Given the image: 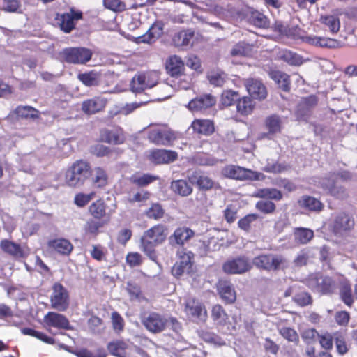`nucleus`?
Masks as SVG:
<instances>
[{
	"instance_id": "680f3d73",
	"label": "nucleus",
	"mask_w": 357,
	"mask_h": 357,
	"mask_svg": "<svg viewBox=\"0 0 357 357\" xmlns=\"http://www.w3.org/2000/svg\"><path fill=\"white\" fill-rule=\"evenodd\" d=\"M285 36L294 40H301L304 42V39L307 38L305 31L301 29L298 26H289Z\"/></svg>"
},
{
	"instance_id": "4468645a",
	"label": "nucleus",
	"mask_w": 357,
	"mask_h": 357,
	"mask_svg": "<svg viewBox=\"0 0 357 357\" xmlns=\"http://www.w3.org/2000/svg\"><path fill=\"white\" fill-rule=\"evenodd\" d=\"M252 267V263L248 257L241 255L225 261L222 264V271L227 274L241 275L250 271Z\"/></svg>"
},
{
	"instance_id": "3c124183",
	"label": "nucleus",
	"mask_w": 357,
	"mask_h": 357,
	"mask_svg": "<svg viewBox=\"0 0 357 357\" xmlns=\"http://www.w3.org/2000/svg\"><path fill=\"white\" fill-rule=\"evenodd\" d=\"M252 46L244 42H239L231 50L232 56H248L252 54Z\"/></svg>"
},
{
	"instance_id": "338daca9",
	"label": "nucleus",
	"mask_w": 357,
	"mask_h": 357,
	"mask_svg": "<svg viewBox=\"0 0 357 357\" xmlns=\"http://www.w3.org/2000/svg\"><path fill=\"white\" fill-rule=\"evenodd\" d=\"M334 339L337 353L340 355L347 354L349 348L347 347L344 336L341 333H336L334 334Z\"/></svg>"
},
{
	"instance_id": "0e129e2a",
	"label": "nucleus",
	"mask_w": 357,
	"mask_h": 357,
	"mask_svg": "<svg viewBox=\"0 0 357 357\" xmlns=\"http://www.w3.org/2000/svg\"><path fill=\"white\" fill-rule=\"evenodd\" d=\"M280 334L289 342H292L295 344L299 342V336L297 332L292 328L283 327L280 330Z\"/></svg>"
},
{
	"instance_id": "f03ea898",
	"label": "nucleus",
	"mask_w": 357,
	"mask_h": 357,
	"mask_svg": "<svg viewBox=\"0 0 357 357\" xmlns=\"http://www.w3.org/2000/svg\"><path fill=\"white\" fill-rule=\"evenodd\" d=\"M168 228L162 224H157L145 231L140 239L141 250L153 261L158 259L155 247L167 239Z\"/></svg>"
},
{
	"instance_id": "393cba45",
	"label": "nucleus",
	"mask_w": 357,
	"mask_h": 357,
	"mask_svg": "<svg viewBox=\"0 0 357 357\" xmlns=\"http://www.w3.org/2000/svg\"><path fill=\"white\" fill-rule=\"evenodd\" d=\"M142 324L149 331L158 333L165 329L166 321L160 314L151 312L142 320Z\"/></svg>"
},
{
	"instance_id": "0eeeda50",
	"label": "nucleus",
	"mask_w": 357,
	"mask_h": 357,
	"mask_svg": "<svg viewBox=\"0 0 357 357\" xmlns=\"http://www.w3.org/2000/svg\"><path fill=\"white\" fill-rule=\"evenodd\" d=\"M287 259L282 255L261 254L252 259V265L260 271H277L287 267Z\"/></svg>"
},
{
	"instance_id": "c85d7f7f",
	"label": "nucleus",
	"mask_w": 357,
	"mask_h": 357,
	"mask_svg": "<svg viewBox=\"0 0 357 357\" xmlns=\"http://www.w3.org/2000/svg\"><path fill=\"white\" fill-rule=\"evenodd\" d=\"M167 73L172 77H178L183 75L185 63L177 55L170 56L165 62Z\"/></svg>"
},
{
	"instance_id": "423d86ee",
	"label": "nucleus",
	"mask_w": 357,
	"mask_h": 357,
	"mask_svg": "<svg viewBox=\"0 0 357 357\" xmlns=\"http://www.w3.org/2000/svg\"><path fill=\"white\" fill-rule=\"evenodd\" d=\"M147 138L155 145L169 146L177 139L178 135L167 125H156L149 127Z\"/></svg>"
},
{
	"instance_id": "20e7f679",
	"label": "nucleus",
	"mask_w": 357,
	"mask_h": 357,
	"mask_svg": "<svg viewBox=\"0 0 357 357\" xmlns=\"http://www.w3.org/2000/svg\"><path fill=\"white\" fill-rule=\"evenodd\" d=\"M355 225L356 222L353 215L346 211H341L333 217L329 225V229L334 236L344 237L351 234Z\"/></svg>"
},
{
	"instance_id": "f257e3e1",
	"label": "nucleus",
	"mask_w": 357,
	"mask_h": 357,
	"mask_svg": "<svg viewBox=\"0 0 357 357\" xmlns=\"http://www.w3.org/2000/svg\"><path fill=\"white\" fill-rule=\"evenodd\" d=\"M114 213V209L110 208L102 198L91 202L88 207V213L92 218L87 220L84 225V236L96 238L101 232V229L109 223Z\"/></svg>"
},
{
	"instance_id": "7c9ffc66",
	"label": "nucleus",
	"mask_w": 357,
	"mask_h": 357,
	"mask_svg": "<svg viewBox=\"0 0 357 357\" xmlns=\"http://www.w3.org/2000/svg\"><path fill=\"white\" fill-rule=\"evenodd\" d=\"M218 294L227 304H232L236 300V293L233 284L229 281L219 282L217 287Z\"/></svg>"
},
{
	"instance_id": "e2e57ef3",
	"label": "nucleus",
	"mask_w": 357,
	"mask_h": 357,
	"mask_svg": "<svg viewBox=\"0 0 357 357\" xmlns=\"http://www.w3.org/2000/svg\"><path fill=\"white\" fill-rule=\"evenodd\" d=\"M255 208L264 214H270L275 212L276 206L271 201L260 200L256 203Z\"/></svg>"
},
{
	"instance_id": "f8f14e48",
	"label": "nucleus",
	"mask_w": 357,
	"mask_h": 357,
	"mask_svg": "<svg viewBox=\"0 0 357 357\" xmlns=\"http://www.w3.org/2000/svg\"><path fill=\"white\" fill-rule=\"evenodd\" d=\"M239 16L245 23L257 29H266L270 26L268 16L253 7H247L242 10L239 13Z\"/></svg>"
},
{
	"instance_id": "7ed1b4c3",
	"label": "nucleus",
	"mask_w": 357,
	"mask_h": 357,
	"mask_svg": "<svg viewBox=\"0 0 357 357\" xmlns=\"http://www.w3.org/2000/svg\"><path fill=\"white\" fill-rule=\"evenodd\" d=\"M91 166L88 161L77 160L66 169L65 182L69 187H80L91 176Z\"/></svg>"
},
{
	"instance_id": "13d9d810",
	"label": "nucleus",
	"mask_w": 357,
	"mask_h": 357,
	"mask_svg": "<svg viewBox=\"0 0 357 357\" xmlns=\"http://www.w3.org/2000/svg\"><path fill=\"white\" fill-rule=\"evenodd\" d=\"M259 218V215L250 213L243 217L238 221V227L245 232L251 230L252 225Z\"/></svg>"
},
{
	"instance_id": "6ab92c4d",
	"label": "nucleus",
	"mask_w": 357,
	"mask_h": 357,
	"mask_svg": "<svg viewBox=\"0 0 357 357\" xmlns=\"http://www.w3.org/2000/svg\"><path fill=\"white\" fill-rule=\"evenodd\" d=\"M43 320L46 328L50 332V328L52 327L59 330H70L72 328L68 318L65 315L58 312H47L45 315Z\"/></svg>"
},
{
	"instance_id": "412c9836",
	"label": "nucleus",
	"mask_w": 357,
	"mask_h": 357,
	"mask_svg": "<svg viewBox=\"0 0 357 357\" xmlns=\"http://www.w3.org/2000/svg\"><path fill=\"white\" fill-rule=\"evenodd\" d=\"M195 234V231L190 227L186 226L178 227L169 237V243L172 247L179 246L183 248L185 243L194 237Z\"/></svg>"
},
{
	"instance_id": "4c0bfd02",
	"label": "nucleus",
	"mask_w": 357,
	"mask_h": 357,
	"mask_svg": "<svg viewBox=\"0 0 357 357\" xmlns=\"http://www.w3.org/2000/svg\"><path fill=\"white\" fill-rule=\"evenodd\" d=\"M255 107V102L249 96L239 98L236 102V110L242 116H248L252 113Z\"/></svg>"
},
{
	"instance_id": "dca6fc26",
	"label": "nucleus",
	"mask_w": 357,
	"mask_h": 357,
	"mask_svg": "<svg viewBox=\"0 0 357 357\" xmlns=\"http://www.w3.org/2000/svg\"><path fill=\"white\" fill-rule=\"evenodd\" d=\"M185 314L196 320L205 321L207 317V311L205 305L195 298L186 299L184 305Z\"/></svg>"
},
{
	"instance_id": "09e8293b",
	"label": "nucleus",
	"mask_w": 357,
	"mask_h": 357,
	"mask_svg": "<svg viewBox=\"0 0 357 357\" xmlns=\"http://www.w3.org/2000/svg\"><path fill=\"white\" fill-rule=\"evenodd\" d=\"M127 347V344L123 340H114L107 344L109 352L112 355L118 357H123L125 356Z\"/></svg>"
},
{
	"instance_id": "473e14b6",
	"label": "nucleus",
	"mask_w": 357,
	"mask_h": 357,
	"mask_svg": "<svg viewBox=\"0 0 357 357\" xmlns=\"http://www.w3.org/2000/svg\"><path fill=\"white\" fill-rule=\"evenodd\" d=\"M300 208L310 212L319 213L324 209L323 203L318 199L310 196L303 195L298 200Z\"/></svg>"
},
{
	"instance_id": "774afa93",
	"label": "nucleus",
	"mask_w": 357,
	"mask_h": 357,
	"mask_svg": "<svg viewBox=\"0 0 357 357\" xmlns=\"http://www.w3.org/2000/svg\"><path fill=\"white\" fill-rule=\"evenodd\" d=\"M126 291L131 299H140L142 298V292L140 286L135 282H127Z\"/></svg>"
},
{
	"instance_id": "ddd939ff",
	"label": "nucleus",
	"mask_w": 357,
	"mask_h": 357,
	"mask_svg": "<svg viewBox=\"0 0 357 357\" xmlns=\"http://www.w3.org/2000/svg\"><path fill=\"white\" fill-rule=\"evenodd\" d=\"M92 52L86 47H67L63 49L60 55L66 63L84 64L92 57Z\"/></svg>"
},
{
	"instance_id": "2eb2a0df",
	"label": "nucleus",
	"mask_w": 357,
	"mask_h": 357,
	"mask_svg": "<svg viewBox=\"0 0 357 357\" xmlns=\"http://www.w3.org/2000/svg\"><path fill=\"white\" fill-rule=\"evenodd\" d=\"M158 75L151 72L135 75L130 82L131 91L134 93H142L146 89H151L158 84Z\"/></svg>"
},
{
	"instance_id": "de8ad7c7",
	"label": "nucleus",
	"mask_w": 357,
	"mask_h": 357,
	"mask_svg": "<svg viewBox=\"0 0 357 357\" xmlns=\"http://www.w3.org/2000/svg\"><path fill=\"white\" fill-rule=\"evenodd\" d=\"M211 317L218 324L224 326L229 319V316L220 304L214 305L211 309Z\"/></svg>"
},
{
	"instance_id": "864d4df0",
	"label": "nucleus",
	"mask_w": 357,
	"mask_h": 357,
	"mask_svg": "<svg viewBox=\"0 0 357 357\" xmlns=\"http://www.w3.org/2000/svg\"><path fill=\"white\" fill-rule=\"evenodd\" d=\"M293 301L300 307H305L312 305L313 298L312 296L305 291H299L296 292L293 298Z\"/></svg>"
},
{
	"instance_id": "ea45409f",
	"label": "nucleus",
	"mask_w": 357,
	"mask_h": 357,
	"mask_svg": "<svg viewBox=\"0 0 357 357\" xmlns=\"http://www.w3.org/2000/svg\"><path fill=\"white\" fill-rule=\"evenodd\" d=\"M15 114L18 118L24 119H38L40 116V112L31 106H17L15 111Z\"/></svg>"
},
{
	"instance_id": "69168bd1",
	"label": "nucleus",
	"mask_w": 357,
	"mask_h": 357,
	"mask_svg": "<svg viewBox=\"0 0 357 357\" xmlns=\"http://www.w3.org/2000/svg\"><path fill=\"white\" fill-rule=\"evenodd\" d=\"M3 10L8 13H21L20 0H3Z\"/></svg>"
},
{
	"instance_id": "5701e85b",
	"label": "nucleus",
	"mask_w": 357,
	"mask_h": 357,
	"mask_svg": "<svg viewBox=\"0 0 357 357\" xmlns=\"http://www.w3.org/2000/svg\"><path fill=\"white\" fill-rule=\"evenodd\" d=\"M216 103V98L211 93H205L192 99L187 107L192 112H202L213 107Z\"/></svg>"
},
{
	"instance_id": "6e6552de",
	"label": "nucleus",
	"mask_w": 357,
	"mask_h": 357,
	"mask_svg": "<svg viewBox=\"0 0 357 357\" xmlns=\"http://www.w3.org/2000/svg\"><path fill=\"white\" fill-rule=\"evenodd\" d=\"M50 302L51 307L58 312H66L69 308L70 293L61 282H56L52 284Z\"/></svg>"
},
{
	"instance_id": "5fc2aeb1",
	"label": "nucleus",
	"mask_w": 357,
	"mask_h": 357,
	"mask_svg": "<svg viewBox=\"0 0 357 357\" xmlns=\"http://www.w3.org/2000/svg\"><path fill=\"white\" fill-rule=\"evenodd\" d=\"M146 216L149 219L158 220L164 217L165 210L158 203H153L145 212Z\"/></svg>"
},
{
	"instance_id": "4be33fe9",
	"label": "nucleus",
	"mask_w": 357,
	"mask_h": 357,
	"mask_svg": "<svg viewBox=\"0 0 357 357\" xmlns=\"http://www.w3.org/2000/svg\"><path fill=\"white\" fill-rule=\"evenodd\" d=\"M107 100L102 96H93L82 102L81 110L86 115H93L105 110Z\"/></svg>"
},
{
	"instance_id": "bb28decb",
	"label": "nucleus",
	"mask_w": 357,
	"mask_h": 357,
	"mask_svg": "<svg viewBox=\"0 0 357 357\" xmlns=\"http://www.w3.org/2000/svg\"><path fill=\"white\" fill-rule=\"evenodd\" d=\"M123 130L120 128H114L112 130L102 129L100 133V140L102 142L121 144L125 141Z\"/></svg>"
},
{
	"instance_id": "e433bc0d",
	"label": "nucleus",
	"mask_w": 357,
	"mask_h": 357,
	"mask_svg": "<svg viewBox=\"0 0 357 357\" xmlns=\"http://www.w3.org/2000/svg\"><path fill=\"white\" fill-rule=\"evenodd\" d=\"M171 189L176 195L187 197L192 194L193 188L192 185L184 179H178L172 181Z\"/></svg>"
},
{
	"instance_id": "b1692460",
	"label": "nucleus",
	"mask_w": 357,
	"mask_h": 357,
	"mask_svg": "<svg viewBox=\"0 0 357 357\" xmlns=\"http://www.w3.org/2000/svg\"><path fill=\"white\" fill-rule=\"evenodd\" d=\"M318 104V98L315 95H310L303 98L298 104L296 115L298 119H306L311 116L312 110Z\"/></svg>"
},
{
	"instance_id": "603ef678",
	"label": "nucleus",
	"mask_w": 357,
	"mask_h": 357,
	"mask_svg": "<svg viewBox=\"0 0 357 357\" xmlns=\"http://www.w3.org/2000/svg\"><path fill=\"white\" fill-rule=\"evenodd\" d=\"M22 333L24 335L34 337L46 344H55V340L53 337L47 335L45 333H44L43 332L36 331L33 328H23L22 329Z\"/></svg>"
},
{
	"instance_id": "052dcab7",
	"label": "nucleus",
	"mask_w": 357,
	"mask_h": 357,
	"mask_svg": "<svg viewBox=\"0 0 357 357\" xmlns=\"http://www.w3.org/2000/svg\"><path fill=\"white\" fill-rule=\"evenodd\" d=\"M281 59L290 65L298 66L302 63V58L290 50H284L281 53Z\"/></svg>"
},
{
	"instance_id": "c9c22d12",
	"label": "nucleus",
	"mask_w": 357,
	"mask_h": 357,
	"mask_svg": "<svg viewBox=\"0 0 357 357\" xmlns=\"http://www.w3.org/2000/svg\"><path fill=\"white\" fill-rule=\"evenodd\" d=\"M294 242L299 245H305L314 236V231L305 227H295L293 230Z\"/></svg>"
},
{
	"instance_id": "a211bd4d",
	"label": "nucleus",
	"mask_w": 357,
	"mask_h": 357,
	"mask_svg": "<svg viewBox=\"0 0 357 357\" xmlns=\"http://www.w3.org/2000/svg\"><path fill=\"white\" fill-rule=\"evenodd\" d=\"M264 128L266 132L261 133L259 139H272L276 135L281 133L282 130V121L278 114H271L264 119Z\"/></svg>"
},
{
	"instance_id": "1a4fd4ad",
	"label": "nucleus",
	"mask_w": 357,
	"mask_h": 357,
	"mask_svg": "<svg viewBox=\"0 0 357 357\" xmlns=\"http://www.w3.org/2000/svg\"><path fill=\"white\" fill-rule=\"evenodd\" d=\"M178 261L173 265L171 273L176 278H180L185 273H191L195 264V255L185 248L176 251Z\"/></svg>"
},
{
	"instance_id": "a878e982",
	"label": "nucleus",
	"mask_w": 357,
	"mask_h": 357,
	"mask_svg": "<svg viewBox=\"0 0 357 357\" xmlns=\"http://www.w3.org/2000/svg\"><path fill=\"white\" fill-rule=\"evenodd\" d=\"M245 86L252 98L258 100H264L266 98V88L261 81L254 78H248L245 81Z\"/></svg>"
},
{
	"instance_id": "f704fd0d",
	"label": "nucleus",
	"mask_w": 357,
	"mask_h": 357,
	"mask_svg": "<svg viewBox=\"0 0 357 357\" xmlns=\"http://www.w3.org/2000/svg\"><path fill=\"white\" fill-rule=\"evenodd\" d=\"M268 75L282 91L285 92L290 91L291 79L289 75L278 70H271Z\"/></svg>"
},
{
	"instance_id": "4d7b16f0",
	"label": "nucleus",
	"mask_w": 357,
	"mask_h": 357,
	"mask_svg": "<svg viewBox=\"0 0 357 357\" xmlns=\"http://www.w3.org/2000/svg\"><path fill=\"white\" fill-rule=\"evenodd\" d=\"M239 98V93L232 90L224 91L221 95L220 101L222 105L229 107L236 103Z\"/></svg>"
},
{
	"instance_id": "39448f33",
	"label": "nucleus",
	"mask_w": 357,
	"mask_h": 357,
	"mask_svg": "<svg viewBox=\"0 0 357 357\" xmlns=\"http://www.w3.org/2000/svg\"><path fill=\"white\" fill-rule=\"evenodd\" d=\"M307 286L315 293L320 295H332L337 289L335 280L331 276L321 273H315L309 275Z\"/></svg>"
},
{
	"instance_id": "a18cd8bd",
	"label": "nucleus",
	"mask_w": 357,
	"mask_h": 357,
	"mask_svg": "<svg viewBox=\"0 0 357 357\" xmlns=\"http://www.w3.org/2000/svg\"><path fill=\"white\" fill-rule=\"evenodd\" d=\"M158 179H159L158 176L150 174H143L142 175L135 174L130 176V181L136 186L142 188L149 185Z\"/></svg>"
},
{
	"instance_id": "9d476101",
	"label": "nucleus",
	"mask_w": 357,
	"mask_h": 357,
	"mask_svg": "<svg viewBox=\"0 0 357 357\" xmlns=\"http://www.w3.org/2000/svg\"><path fill=\"white\" fill-rule=\"evenodd\" d=\"M222 174L227 178L238 181H259L264 178L261 172L234 165L225 166Z\"/></svg>"
},
{
	"instance_id": "c03bdc74",
	"label": "nucleus",
	"mask_w": 357,
	"mask_h": 357,
	"mask_svg": "<svg viewBox=\"0 0 357 357\" xmlns=\"http://www.w3.org/2000/svg\"><path fill=\"white\" fill-rule=\"evenodd\" d=\"M194 36L195 33L191 30H182L174 35L172 42L176 47L188 46Z\"/></svg>"
},
{
	"instance_id": "8fccbe9b",
	"label": "nucleus",
	"mask_w": 357,
	"mask_h": 357,
	"mask_svg": "<svg viewBox=\"0 0 357 357\" xmlns=\"http://www.w3.org/2000/svg\"><path fill=\"white\" fill-rule=\"evenodd\" d=\"M320 22L327 26L332 33H337L340 31V19L335 15H322L320 17Z\"/></svg>"
},
{
	"instance_id": "72a5a7b5",
	"label": "nucleus",
	"mask_w": 357,
	"mask_h": 357,
	"mask_svg": "<svg viewBox=\"0 0 357 357\" xmlns=\"http://www.w3.org/2000/svg\"><path fill=\"white\" fill-rule=\"evenodd\" d=\"M199 190L208 191L214 188L215 181L204 173L195 171L190 176Z\"/></svg>"
},
{
	"instance_id": "f3484780",
	"label": "nucleus",
	"mask_w": 357,
	"mask_h": 357,
	"mask_svg": "<svg viewBox=\"0 0 357 357\" xmlns=\"http://www.w3.org/2000/svg\"><path fill=\"white\" fill-rule=\"evenodd\" d=\"M164 23L162 21L157 20L149 27L147 31L139 36L134 38V42L137 44L155 43L163 34Z\"/></svg>"
},
{
	"instance_id": "9b49d317",
	"label": "nucleus",
	"mask_w": 357,
	"mask_h": 357,
	"mask_svg": "<svg viewBox=\"0 0 357 357\" xmlns=\"http://www.w3.org/2000/svg\"><path fill=\"white\" fill-rule=\"evenodd\" d=\"M83 19L82 10L70 7L69 11L63 13H56L55 22L59 29L66 33H70L76 26V22Z\"/></svg>"
},
{
	"instance_id": "aec40b11",
	"label": "nucleus",
	"mask_w": 357,
	"mask_h": 357,
	"mask_svg": "<svg viewBox=\"0 0 357 357\" xmlns=\"http://www.w3.org/2000/svg\"><path fill=\"white\" fill-rule=\"evenodd\" d=\"M148 159L155 165L169 164L178 159V153L172 150L154 149L150 151Z\"/></svg>"
},
{
	"instance_id": "2f4dec72",
	"label": "nucleus",
	"mask_w": 357,
	"mask_h": 357,
	"mask_svg": "<svg viewBox=\"0 0 357 357\" xmlns=\"http://www.w3.org/2000/svg\"><path fill=\"white\" fill-rule=\"evenodd\" d=\"M47 247L64 256H68L73 250V245L71 242L63 238L48 241Z\"/></svg>"
},
{
	"instance_id": "49530a36",
	"label": "nucleus",
	"mask_w": 357,
	"mask_h": 357,
	"mask_svg": "<svg viewBox=\"0 0 357 357\" xmlns=\"http://www.w3.org/2000/svg\"><path fill=\"white\" fill-rule=\"evenodd\" d=\"M255 197L261 199H273L280 201L283 198L282 192L276 188H260L257 190Z\"/></svg>"
},
{
	"instance_id": "bf43d9fd",
	"label": "nucleus",
	"mask_w": 357,
	"mask_h": 357,
	"mask_svg": "<svg viewBox=\"0 0 357 357\" xmlns=\"http://www.w3.org/2000/svg\"><path fill=\"white\" fill-rule=\"evenodd\" d=\"M95 196V192H91L89 194L78 192L75 195L73 202L78 208H84Z\"/></svg>"
},
{
	"instance_id": "c756f323",
	"label": "nucleus",
	"mask_w": 357,
	"mask_h": 357,
	"mask_svg": "<svg viewBox=\"0 0 357 357\" xmlns=\"http://www.w3.org/2000/svg\"><path fill=\"white\" fill-rule=\"evenodd\" d=\"M304 43L309 45L325 48H340L342 47L341 41L326 37L309 36L304 39Z\"/></svg>"
},
{
	"instance_id": "a19ab883",
	"label": "nucleus",
	"mask_w": 357,
	"mask_h": 357,
	"mask_svg": "<svg viewBox=\"0 0 357 357\" xmlns=\"http://www.w3.org/2000/svg\"><path fill=\"white\" fill-rule=\"evenodd\" d=\"M77 79L88 87L98 86L100 82V74L95 70L79 73L77 75Z\"/></svg>"
},
{
	"instance_id": "6e6d98bb",
	"label": "nucleus",
	"mask_w": 357,
	"mask_h": 357,
	"mask_svg": "<svg viewBox=\"0 0 357 357\" xmlns=\"http://www.w3.org/2000/svg\"><path fill=\"white\" fill-rule=\"evenodd\" d=\"M323 188L328 192L337 198H343L345 196V189L342 186L336 185L333 180L328 179V183L323 185Z\"/></svg>"
},
{
	"instance_id": "58836bf2",
	"label": "nucleus",
	"mask_w": 357,
	"mask_h": 357,
	"mask_svg": "<svg viewBox=\"0 0 357 357\" xmlns=\"http://www.w3.org/2000/svg\"><path fill=\"white\" fill-rule=\"evenodd\" d=\"M92 183L98 188H103L108 184L109 176L107 171L101 167H96L93 169Z\"/></svg>"
},
{
	"instance_id": "37998d69",
	"label": "nucleus",
	"mask_w": 357,
	"mask_h": 357,
	"mask_svg": "<svg viewBox=\"0 0 357 357\" xmlns=\"http://www.w3.org/2000/svg\"><path fill=\"white\" fill-rule=\"evenodd\" d=\"M1 249L6 253L15 257H22L23 251L20 244L8 239H3L0 242Z\"/></svg>"
},
{
	"instance_id": "cd10ccee",
	"label": "nucleus",
	"mask_w": 357,
	"mask_h": 357,
	"mask_svg": "<svg viewBox=\"0 0 357 357\" xmlns=\"http://www.w3.org/2000/svg\"><path fill=\"white\" fill-rule=\"evenodd\" d=\"M190 128L198 135L209 136L215 132L214 122L210 119H196L191 123Z\"/></svg>"
},
{
	"instance_id": "79ce46f5",
	"label": "nucleus",
	"mask_w": 357,
	"mask_h": 357,
	"mask_svg": "<svg viewBox=\"0 0 357 357\" xmlns=\"http://www.w3.org/2000/svg\"><path fill=\"white\" fill-rule=\"evenodd\" d=\"M339 295L341 301L351 307L354 302L351 286L349 282H342L339 287Z\"/></svg>"
}]
</instances>
